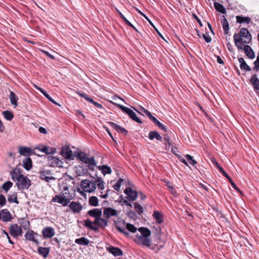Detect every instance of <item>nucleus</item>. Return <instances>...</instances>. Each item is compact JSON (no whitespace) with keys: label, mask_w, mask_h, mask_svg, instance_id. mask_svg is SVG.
I'll return each mask as SVG.
<instances>
[{"label":"nucleus","mask_w":259,"mask_h":259,"mask_svg":"<svg viewBox=\"0 0 259 259\" xmlns=\"http://www.w3.org/2000/svg\"><path fill=\"white\" fill-rule=\"evenodd\" d=\"M12 179L16 181V185L19 190L28 189L31 186V181L28 178L21 174V169L16 167L11 172Z\"/></svg>","instance_id":"obj_1"},{"label":"nucleus","mask_w":259,"mask_h":259,"mask_svg":"<svg viewBox=\"0 0 259 259\" xmlns=\"http://www.w3.org/2000/svg\"><path fill=\"white\" fill-rule=\"evenodd\" d=\"M233 38L235 46L239 50H242L244 44L250 43L252 40L251 35L246 28H242L239 33H235Z\"/></svg>","instance_id":"obj_2"},{"label":"nucleus","mask_w":259,"mask_h":259,"mask_svg":"<svg viewBox=\"0 0 259 259\" xmlns=\"http://www.w3.org/2000/svg\"><path fill=\"white\" fill-rule=\"evenodd\" d=\"M62 192L59 195H56L52 199V202H58L63 206H66L70 203V201L73 199V197L71 195L68 190L67 186H63Z\"/></svg>","instance_id":"obj_3"},{"label":"nucleus","mask_w":259,"mask_h":259,"mask_svg":"<svg viewBox=\"0 0 259 259\" xmlns=\"http://www.w3.org/2000/svg\"><path fill=\"white\" fill-rule=\"evenodd\" d=\"M138 231L140 234H137L135 240L137 244L149 247L151 245V240L149 237L151 235V231L145 227L139 228Z\"/></svg>","instance_id":"obj_4"},{"label":"nucleus","mask_w":259,"mask_h":259,"mask_svg":"<svg viewBox=\"0 0 259 259\" xmlns=\"http://www.w3.org/2000/svg\"><path fill=\"white\" fill-rule=\"evenodd\" d=\"M80 186L83 191L88 193L94 192L96 189V182L90 180L81 181Z\"/></svg>","instance_id":"obj_5"},{"label":"nucleus","mask_w":259,"mask_h":259,"mask_svg":"<svg viewBox=\"0 0 259 259\" xmlns=\"http://www.w3.org/2000/svg\"><path fill=\"white\" fill-rule=\"evenodd\" d=\"M118 107L124 113H126L133 120L141 123V120L137 116L136 114L131 109L123 105H118Z\"/></svg>","instance_id":"obj_6"},{"label":"nucleus","mask_w":259,"mask_h":259,"mask_svg":"<svg viewBox=\"0 0 259 259\" xmlns=\"http://www.w3.org/2000/svg\"><path fill=\"white\" fill-rule=\"evenodd\" d=\"M9 233L13 237L16 238L22 234V229L20 226L15 224L11 225L10 227Z\"/></svg>","instance_id":"obj_7"},{"label":"nucleus","mask_w":259,"mask_h":259,"mask_svg":"<svg viewBox=\"0 0 259 259\" xmlns=\"http://www.w3.org/2000/svg\"><path fill=\"white\" fill-rule=\"evenodd\" d=\"M48 163L50 166L52 167H62L63 162L58 157L49 156L48 157Z\"/></svg>","instance_id":"obj_8"},{"label":"nucleus","mask_w":259,"mask_h":259,"mask_svg":"<svg viewBox=\"0 0 259 259\" xmlns=\"http://www.w3.org/2000/svg\"><path fill=\"white\" fill-rule=\"evenodd\" d=\"M39 178L47 182H49L51 180H55V178L52 176L51 171L48 169L40 171L39 172Z\"/></svg>","instance_id":"obj_9"},{"label":"nucleus","mask_w":259,"mask_h":259,"mask_svg":"<svg viewBox=\"0 0 259 259\" xmlns=\"http://www.w3.org/2000/svg\"><path fill=\"white\" fill-rule=\"evenodd\" d=\"M60 154L63 157L68 160L73 159L72 151L68 146L63 147Z\"/></svg>","instance_id":"obj_10"},{"label":"nucleus","mask_w":259,"mask_h":259,"mask_svg":"<svg viewBox=\"0 0 259 259\" xmlns=\"http://www.w3.org/2000/svg\"><path fill=\"white\" fill-rule=\"evenodd\" d=\"M124 193L127 195L126 198L130 201L135 200L138 197L137 192L136 191L133 190L130 187L126 188Z\"/></svg>","instance_id":"obj_11"},{"label":"nucleus","mask_w":259,"mask_h":259,"mask_svg":"<svg viewBox=\"0 0 259 259\" xmlns=\"http://www.w3.org/2000/svg\"><path fill=\"white\" fill-rule=\"evenodd\" d=\"M103 215L108 219L111 217L117 216L118 212L116 210L111 207H104L103 209Z\"/></svg>","instance_id":"obj_12"},{"label":"nucleus","mask_w":259,"mask_h":259,"mask_svg":"<svg viewBox=\"0 0 259 259\" xmlns=\"http://www.w3.org/2000/svg\"><path fill=\"white\" fill-rule=\"evenodd\" d=\"M42 234L45 238H50L55 234V230L51 227H46L42 231Z\"/></svg>","instance_id":"obj_13"},{"label":"nucleus","mask_w":259,"mask_h":259,"mask_svg":"<svg viewBox=\"0 0 259 259\" xmlns=\"http://www.w3.org/2000/svg\"><path fill=\"white\" fill-rule=\"evenodd\" d=\"M70 208L74 213H79L81 211L82 206L79 202L72 201L69 205Z\"/></svg>","instance_id":"obj_14"},{"label":"nucleus","mask_w":259,"mask_h":259,"mask_svg":"<svg viewBox=\"0 0 259 259\" xmlns=\"http://www.w3.org/2000/svg\"><path fill=\"white\" fill-rule=\"evenodd\" d=\"M245 55L250 59L255 58V54L252 48L248 45H243V49Z\"/></svg>","instance_id":"obj_15"},{"label":"nucleus","mask_w":259,"mask_h":259,"mask_svg":"<svg viewBox=\"0 0 259 259\" xmlns=\"http://www.w3.org/2000/svg\"><path fill=\"white\" fill-rule=\"evenodd\" d=\"M0 219L3 221L7 222L11 221L12 217L11 213L7 209H5L2 211L0 214Z\"/></svg>","instance_id":"obj_16"},{"label":"nucleus","mask_w":259,"mask_h":259,"mask_svg":"<svg viewBox=\"0 0 259 259\" xmlns=\"http://www.w3.org/2000/svg\"><path fill=\"white\" fill-rule=\"evenodd\" d=\"M19 153L24 156H29L33 153V150L27 147L20 146L19 147Z\"/></svg>","instance_id":"obj_17"},{"label":"nucleus","mask_w":259,"mask_h":259,"mask_svg":"<svg viewBox=\"0 0 259 259\" xmlns=\"http://www.w3.org/2000/svg\"><path fill=\"white\" fill-rule=\"evenodd\" d=\"M250 82L253 85L254 90L256 93H258L259 91V79L256 74L252 75L250 79Z\"/></svg>","instance_id":"obj_18"},{"label":"nucleus","mask_w":259,"mask_h":259,"mask_svg":"<svg viewBox=\"0 0 259 259\" xmlns=\"http://www.w3.org/2000/svg\"><path fill=\"white\" fill-rule=\"evenodd\" d=\"M89 215L95 218V220L98 219L102 215V211L100 209L94 208L91 209L88 212Z\"/></svg>","instance_id":"obj_19"},{"label":"nucleus","mask_w":259,"mask_h":259,"mask_svg":"<svg viewBox=\"0 0 259 259\" xmlns=\"http://www.w3.org/2000/svg\"><path fill=\"white\" fill-rule=\"evenodd\" d=\"M95 223L96 224V226L98 227V228L105 227L108 224L107 220L102 218L101 217L97 220H95Z\"/></svg>","instance_id":"obj_20"},{"label":"nucleus","mask_w":259,"mask_h":259,"mask_svg":"<svg viewBox=\"0 0 259 259\" xmlns=\"http://www.w3.org/2000/svg\"><path fill=\"white\" fill-rule=\"evenodd\" d=\"M22 166L26 170H30L32 167L31 159L30 157L25 158L22 161Z\"/></svg>","instance_id":"obj_21"},{"label":"nucleus","mask_w":259,"mask_h":259,"mask_svg":"<svg viewBox=\"0 0 259 259\" xmlns=\"http://www.w3.org/2000/svg\"><path fill=\"white\" fill-rule=\"evenodd\" d=\"M84 226L95 231L98 230V227L96 226L95 221L94 222H92L91 220L89 219L86 220L84 221Z\"/></svg>","instance_id":"obj_22"},{"label":"nucleus","mask_w":259,"mask_h":259,"mask_svg":"<svg viewBox=\"0 0 259 259\" xmlns=\"http://www.w3.org/2000/svg\"><path fill=\"white\" fill-rule=\"evenodd\" d=\"M109 124L112 128H114L117 132H120L121 133H123L125 135L127 134V131L124 128L120 126V125L117 124L116 123L112 122H109Z\"/></svg>","instance_id":"obj_23"},{"label":"nucleus","mask_w":259,"mask_h":259,"mask_svg":"<svg viewBox=\"0 0 259 259\" xmlns=\"http://www.w3.org/2000/svg\"><path fill=\"white\" fill-rule=\"evenodd\" d=\"M9 98L11 104L14 106V108H16L18 106V97L16 96L14 92L11 91L9 96Z\"/></svg>","instance_id":"obj_24"},{"label":"nucleus","mask_w":259,"mask_h":259,"mask_svg":"<svg viewBox=\"0 0 259 259\" xmlns=\"http://www.w3.org/2000/svg\"><path fill=\"white\" fill-rule=\"evenodd\" d=\"M210 160L226 178L229 179L230 178L229 176L225 172L224 169L218 164L215 158L212 157L211 158Z\"/></svg>","instance_id":"obj_25"},{"label":"nucleus","mask_w":259,"mask_h":259,"mask_svg":"<svg viewBox=\"0 0 259 259\" xmlns=\"http://www.w3.org/2000/svg\"><path fill=\"white\" fill-rule=\"evenodd\" d=\"M240 63V67L241 69L244 70L246 71H250L251 70L250 67L247 64L243 58H239L238 59Z\"/></svg>","instance_id":"obj_26"},{"label":"nucleus","mask_w":259,"mask_h":259,"mask_svg":"<svg viewBox=\"0 0 259 259\" xmlns=\"http://www.w3.org/2000/svg\"><path fill=\"white\" fill-rule=\"evenodd\" d=\"M222 24L225 34H227L229 33V25L228 20L225 16H222Z\"/></svg>","instance_id":"obj_27"},{"label":"nucleus","mask_w":259,"mask_h":259,"mask_svg":"<svg viewBox=\"0 0 259 259\" xmlns=\"http://www.w3.org/2000/svg\"><path fill=\"white\" fill-rule=\"evenodd\" d=\"M108 250L116 256L122 255L123 254L122 250L118 247H110L108 248Z\"/></svg>","instance_id":"obj_28"},{"label":"nucleus","mask_w":259,"mask_h":259,"mask_svg":"<svg viewBox=\"0 0 259 259\" xmlns=\"http://www.w3.org/2000/svg\"><path fill=\"white\" fill-rule=\"evenodd\" d=\"M236 22L238 23H246L249 24L251 21V19L248 17H243L242 16H237L236 17Z\"/></svg>","instance_id":"obj_29"},{"label":"nucleus","mask_w":259,"mask_h":259,"mask_svg":"<svg viewBox=\"0 0 259 259\" xmlns=\"http://www.w3.org/2000/svg\"><path fill=\"white\" fill-rule=\"evenodd\" d=\"M40 150L48 155L54 154L56 152V148L47 146L43 147L41 149H40Z\"/></svg>","instance_id":"obj_30"},{"label":"nucleus","mask_w":259,"mask_h":259,"mask_svg":"<svg viewBox=\"0 0 259 259\" xmlns=\"http://www.w3.org/2000/svg\"><path fill=\"white\" fill-rule=\"evenodd\" d=\"M149 138L151 140H153L154 139H156L157 140H161L162 137L157 131H151L149 134Z\"/></svg>","instance_id":"obj_31"},{"label":"nucleus","mask_w":259,"mask_h":259,"mask_svg":"<svg viewBox=\"0 0 259 259\" xmlns=\"http://www.w3.org/2000/svg\"><path fill=\"white\" fill-rule=\"evenodd\" d=\"M34 233L32 231H28L25 235V238L29 241H32L38 244L39 242L34 238Z\"/></svg>","instance_id":"obj_32"},{"label":"nucleus","mask_w":259,"mask_h":259,"mask_svg":"<svg viewBox=\"0 0 259 259\" xmlns=\"http://www.w3.org/2000/svg\"><path fill=\"white\" fill-rule=\"evenodd\" d=\"M149 119L152 120L159 128L162 129L165 132H166V127L163 125L161 123H160L155 117H154L152 115Z\"/></svg>","instance_id":"obj_33"},{"label":"nucleus","mask_w":259,"mask_h":259,"mask_svg":"<svg viewBox=\"0 0 259 259\" xmlns=\"http://www.w3.org/2000/svg\"><path fill=\"white\" fill-rule=\"evenodd\" d=\"M75 243L81 245H88L90 243V240L85 237H82L76 239Z\"/></svg>","instance_id":"obj_34"},{"label":"nucleus","mask_w":259,"mask_h":259,"mask_svg":"<svg viewBox=\"0 0 259 259\" xmlns=\"http://www.w3.org/2000/svg\"><path fill=\"white\" fill-rule=\"evenodd\" d=\"M99 169L101 170L102 171V173L105 175L106 174H110L112 172L111 168L105 165H101L98 167Z\"/></svg>","instance_id":"obj_35"},{"label":"nucleus","mask_w":259,"mask_h":259,"mask_svg":"<svg viewBox=\"0 0 259 259\" xmlns=\"http://www.w3.org/2000/svg\"><path fill=\"white\" fill-rule=\"evenodd\" d=\"M214 7L215 10L218 12H220L222 14L226 13V11L225 8L222 4H221L219 3H217V2H214Z\"/></svg>","instance_id":"obj_36"},{"label":"nucleus","mask_w":259,"mask_h":259,"mask_svg":"<svg viewBox=\"0 0 259 259\" xmlns=\"http://www.w3.org/2000/svg\"><path fill=\"white\" fill-rule=\"evenodd\" d=\"M132 108L135 110L137 112L139 113H141V112L142 113H144L145 115H146L149 118H150L151 116H152V114L149 111H148L147 110H146V109H145L142 106H139V110H137L135 108L132 107Z\"/></svg>","instance_id":"obj_37"},{"label":"nucleus","mask_w":259,"mask_h":259,"mask_svg":"<svg viewBox=\"0 0 259 259\" xmlns=\"http://www.w3.org/2000/svg\"><path fill=\"white\" fill-rule=\"evenodd\" d=\"M153 216L156 222L161 224L163 222V218L161 214L157 211H155L153 214Z\"/></svg>","instance_id":"obj_38"},{"label":"nucleus","mask_w":259,"mask_h":259,"mask_svg":"<svg viewBox=\"0 0 259 259\" xmlns=\"http://www.w3.org/2000/svg\"><path fill=\"white\" fill-rule=\"evenodd\" d=\"M49 249L47 247H39L38 249V253L44 257H46L49 253Z\"/></svg>","instance_id":"obj_39"},{"label":"nucleus","mask_w":259,"mask_h":259,"mask_svg":"<svg viewBox=\"0 0 259 259\" xmlns=\"http://www.w3.org/2000/svg\"><path fill=\"white\" fill-rule=\"evenodd\" d=\"M95 182L97 183L96 186H97L98 188L100 190H103L104 189L105 182L102 178L98 177Z\"/></svg>","instance_id":"obj_40"},{"label":"nucleus","mask_w":259,"mask_h":259,"mask_svg":"<svg viewBox=\"0 0 259 259\" xmlns=\"http://www.w3.org/2000/svg\"><path fill=\"white\" fill-rule=\"evenodd\" d=\"M3 115L7 120L10 121L14 118L13 113L9 110L3 111Z\"/></svg>","instance_id":"obj_41"},{"label":"nucleus","mask_w":259,"mask_h":259,"mask_svg":"<svg viewBox=\"0 0 259 259\" xmlns=\"http://www.w3.org/2000/svg\"><path fill=\"white\" fill-rule=\"evenodd\" d=\"M83 162L87 164H88V165L90 164L97 165V162H96L95 158L93 157L90 158H88L87 157L85 160H84Z\"/></svg>","instance_id":"obj_42"},{"label":"nucleus","mask_w":259,"mask_h":259,"mask_svg":"<svg viewBox=\"0 0 259 259\" xmlns=\"http://www.w3.org/2000/svg\"><path fill=\"white\" fill-rule=\"evenodd\" d=\"M89 203L93 206H97L98 205V199L96 196H92L89 199Z\"/></svg>","instance_id":"obj_43"},{"label":"nucleus","mask_w":259,"mask_h":259,"mask_svg":"<svg viewBox=\"0 0 259 259\" xmlns=\"http://www.w3.org/2000/svg\"><path fill=\"white\" fill-rule=\"evenodd\" d=\"M8 200L10 202H15L16 204L19 203V201L17 200V193H14L12 195L8 197Z\"/></svg>","instance_id":"obj_44"},{"label":"nucleus","mask_w":259,"mask_h":259,"mask_svg":"<svg viewBox=\"0 0 259 259\" xmlns=\"http://www.w3.org/2000/svg\"><path fill=\"white\" fill-rule=\"evenodd\" d=\"M134 207L139 214H141L143 212L144 210L143 207L138 203L135 202L134 203Z\"/></svg>","instance_id":"obj_45"},{"label":"nucleus","mask_w":259,"mask_h":259,"mask_svg":"<svg viewBox=\"0 0 259 259\" xmlns=\"http://www.w3.org/2000/svg\"><path fill=\"white\" fill-rule=\"evenodd\" d=\"M166 186L169 188V191L170 192V193L176 196H177V191L175 190L174 187L172 186V184L169 182H165Z\"/></svg>","instance_id":"obj_46"},{"label":"nucleus","mask_w":259,"mask_h":259,"mask_svg":"<svg viewBox=\"0 0 259 259\" xmlns=\"http://www.w3.org/2000/svg\"><path fill=\"white\" fill-rule=\"evenodd\" d=\"M13 186V183L10 181H7L2 185V188L7 192Z\"/></svg>","instance_id":"obj_47"},{"label":"nucleus","mask_w":259,"mask_h":259,"mask_svg":"<svg viewBox=\"0 0 259 259\" xmlns=\"http://www.w3.org/2000/svg\"><path fill=\"white\" fill-rule=\"evenodd\" d=\"M126 215L130 219L135 220L137 219V214L135 212L130 209L126 212Z\"/></svg>","instance_id":"obj_48"},{"label":"nucleus","mask_w":259,"mask_h":259,"mask_svg":"<svg viewBox=\"0 0 259 259\" xmlns=\"http://www.w3.org/2000/svg\"><path fill=\"white\" fill-rule=\"evenodd\" d=\"M87 157V154L83 152H79L77 155V158L82 162H83L84 160H85Z\"/></svg>","instance_id":"obj_49"},{"label":"nucleus","mask_w":259,"mask_h":259,"mask_svg":"<svg viewBox=\"0 0 259 259\" xmlns=\"http://www.w3.org/2000/svg\"><path fill=\"white\" fill-rule=\"evenodd\" d=\"M126 229L132 233H135L137 231V228L135 227L134 225L127 223L126 225Z\"/></svg>","instance_id":"obj_50"},{"label":"nucleus","mask_w":259,"mask_h":259,"mask_svg":"<svg viewBox=\"0 0 259 259\" xmlns=\"http://www.w3.org/2000/svg\"><path fill=\"white\" fill-rule=\"evenodd\" d=\"M185 157H186V158L187 159V160L191 164L194 165L197 163V161L193 159V157L190 155L187 154L186 155H185Z\"/></svg>","instance_id":"obj_51"},{"label":"nucleus","mask_w":259,"mask_h":259,"mask_svg":"<svg viewBox=\"0 0 259 259\" xmlns=\"http://www.w3.org/2000/svg\"><path fill=\"white\" fill-rule=\"evenodd\" d=\"M78 95L82 97L83 98H84L85 100H86L87 101L89 102H93V100L90 98L89 97H88V96L85 94V93H78Z\"/></svg>","instance_id":"obj_52"},{"label":"nucleus","mask_w":259,"mask_h":259,"mask_svg":"<svg viewBox=\"0 0 259 259\" xmlns=\"http://www.w3.org/2000/svg\"><path fill=\"white\" fill-rule=\"evenodd\" d=\"M254 65L253 69L256 71L259 70V56H257L256 60L254 62Z\"/></svg>","instance_id":"obj_53"},{"label":"nucleus","mask_w":259,"mask_h":259,"mask_svg":"<svg viewBox=\"0 0 259 259\" xmlns=\"http://www.w3.org/2000/svg\"><path fill=\"white\" fill-rule=\"evenodd\" d=\"M121 200L120 203L121 205H123L124 204L127 205V206H129L130 207H132V205L131 203L128 202L127 200L126 199H123L122 196H121Z\"/></svg>","instance_id":"obj_54"},{"label":"nucleus","mask_w":259,"mask_h":259,"mask_svg":"<svg viewBox=\"0 0 259 259\" xmlns=\"http://www.w3.org/2000/svg\"><path fill=\"white\" fill-rule=\"evenodd\" d=\"M228 180L230 182V183L231 186L233 187V188H234L235 190L238 191L239 193H241L240 190L238 189V188L237 187L236 184L233 182L231 178L230 177L229 179H228Z\"/></svg>","instance_id":"obj_55"},{"label":"nucleus","mask_w":259,"mask_h":259,"mask_svg":"<svg viewBox=\"0 0 259 259\" xmlns=\"http://www.w3.org/2000/svg\"><path fill=\"white\" fill-rule=\"evenodd\" d=\"M6 203V199L5 196L0 194V206L4 205Z\"/></svg>","instance_id":"obj_56"},{"label":"nucleus","mask_w":259,"mask_h":259,"mask_svg":"<svg viewBox=\"0 0 259 259\" xmlns=\"http://www.w3.org/2000/svg\"><path fill=\"white\" fill-rule=\"evenodd\" d=\"M163 136L164 140L165 142V145L168 144L169 146H171L172 144L168 136L167 135H164Z\"/></svg>","instance_id":"obj_57"},{"label":"nucleus","mask_w":259,"mask_h":259,"mask_svg":"<svg viewBox=\"0 0 259 259\" xmlns=\"http://www.w3.org/2000/svg\"><path fill=\"white\" fill-rule=\"evenodd\" d=\"M203 37L206 42H209L211 40V37L208 35L203 34Z\"/></svg>","instance_id":"obj_58"},{"label":"nucleus","mask_w":259,"mask_h":259,"mask_svg":"<svg viewBox=\"0 0 259 259\" xmlns=\"http://www.w3.org/2000/svg\"><path fill=\"white\" fill-rule=\"evenodd\" d=\"M117 230L119 231H120V232L125 234L127 236L129 235L128 232L126 231V230L124 229H123V228H120V227H117Z\"/></svg>","instance_id":"obj_59"},{"label":"nucleus","mask_w":259,"mask_h":259,"mask_svg":"<svg viewBox=\"0 0 259 259\" xmlns=\"http://www.w3.org/2000/svg\"><path fill=\"white\" fill-rule=\"evenodd\" d=\"M120 187H121V185L119 184V183H116L115 185H114L113 186V188L116 191H117L119 190Z\"/></svg>","instance_id":"obj_60"},{"label":"nucleus","mask_w":259,"mask_h":259,"mask_svg":"<svg viewBox=\"0 0 259 259\" xmlns=\"http://www.w3.org/2000/svg\"><path fill=\"white\" fill-rule=\"evenodd\" d=\"M110 191V190L109 189L107 190L105 194L100 195L101 197L104 199L107 198L109 195Z\"/></svg>","instance_id":"obj_61"},{"label":"nucleus","mask_w":259,"mask_h":259,"mask_svg":"<svg viewBox=\"0 0 259 259\" xmlns=\"http://www.w3.org/2000/svg\"><path fill=\"white\" fill-rule=\"evenodd\" d=\"M42 52L45 54L46 55H47L49 58H50L52 59H55V57L54 56L50 54L48 52L46 51H42Z\"/></svg>","instance_id":"obj_62"},{"label":"nucleus","mask_w":259,"mask_h":259,"mask_svg":"<svg viewBox=\"0 0 259 259\" xmlns=\"http://www.w3.org/2000/svg\"><path fill=\"white\" fill-rule=\"evenodd\" d=\"M91 103H93L98 108H102V105L97 102H96L93 101V102H91Z\"/></svg>","instance_id":"obj_63"},{"label":"nucleus","mask_w":259,"mask_h":259,"mask_svg":"<svg viewBox=\"0 0 259 259\" xmlns=\"http://www.w3.org/2000/svg\"><path fill=\"white\" fill-rule=\"evenodd\" d=\"M180 160L184 164H185L186 166H188V163L187 162V161L185 159H184L183 158H182V157H180L179 158Z\"/></svg>","instance_id":"obj_64"}]
</instances>
